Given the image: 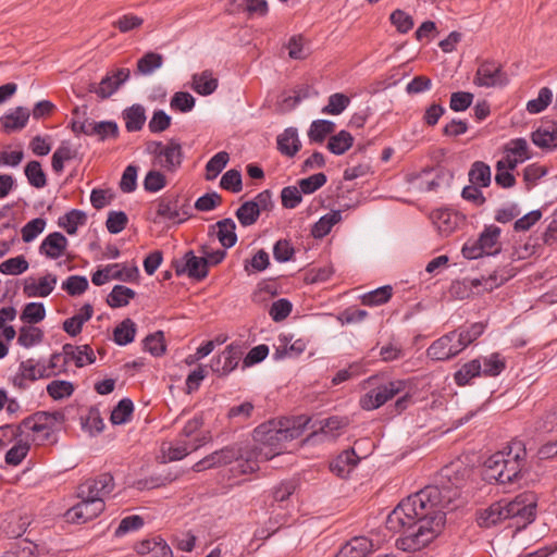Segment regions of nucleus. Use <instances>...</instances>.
I'll list each match as a JSON object with an SVG mask.
<instances>
[{
  "instance_id": "7",
  "label": "nucleus",
  "mask_w": 557,
  "mask_h": 557,
  "mask_svg": "<svg viewBox=\"0 0 557 557\" xmlns=\"http://www.w3.org/2000/svg\"><path fill=\"white\" fill-rule=\"evenodd\" d=\"M115 486L113 475L109 472L101 473L95 478L87 479L77 487L78 498L102 499L110 496Z\"/></svg>"
},
{
  "instance_id": "1",
  "label": "nucleus",
  "mask_w": 557,
  "mask_h": 557,
  "mask_svg": "<svg viewBox=\"0 0 557 557\" xmlns=\"http://www.w3.org/2000/svg\"><path fill=\"white\" fill-rule=\"evenodd\" d=\"M459 496L457 487L429 485L403 499L387 516L386 528L404 535L396 541L398 548L417 552L426 546L445 523L444 509Z\"/></svg>"
},
{
  "instance_id": "53",
  "label": "nucleus",
  "mask_w": 557,
  "mask_h": 557,
  "mask_svg": "<svg viewBox=\"0 0 557 557\" xmlns=\"http://www.w3.org/2000/svg\"><path fill=\"white\" fill-rule=\"evenodd\" d=\"M46 317V308L42 302H28L25 305L20 319L24 323L36 324Z\"/></svg>"
},
{
  "instance_id": "23",
  "label": "nucleus",
  "mask_w": 557,
  "mask_h": 557,
  "mask_svg": "<svg viewBox=\"0 0 557 557\" xmlns=\"http://www.w3.org/2000/svg\"><path fill=\"white\" fill-rule=\"evenodd\" d=\"M69 240L60 232L50 233L40 244L39 253L49 259L60 258L66 250Z\"/></svg>"
},
{
  "instance_id": "19",
  "label": "nucleus",
  "mask_w": 557,
  "mask_h": 557,
  "mask_svg": "<svg viewBox=\"0 0 557 557\" xmlns=\"http://www.w3.org/2000/svg\"><path fill=\"white\" fill-rule=\"evenodd\" d=\"M138 555L147 557H173V552L164 539L159 535L143 540L135 545Z\"/></svg>"
},
{
  "instance_id": "43",
  "label": "nucleus",
  "mask_w": 557,
  "mask_h": 557,
  "mask_svg": "<svg viewBox=\"0 0 557 557\" xmlns=\"http://www.w3.org/2000/svg\"><path fill=\"white\" fill-rule=\"evenodd\" d=\"M500 236V228L496 225H490L484 228V231L480 234L479 245L484 249L486 256L496 255L499 249H494L497 245Z\"/></svg>"
},
{
  "instance_id": "32",
  "label": "nucleus",
  "mask_w": 557,
  "mask_h": 557,
  "mask_svg": "<svg viewBox=\"0 0 557 557\" xmlns=\"http://www.w3.org/2000/svg\"><path fill=\"white\" fill-rule=\"evenodd\" d=\"M191 88L201 96H209L218 88V79L209 70L193 75Z\"/></svg>"
},
{
  "instance_id": "50",
  "label": "nucleus",
  "mask_w": 557,
  "mask_h": 557,
  "mask_svg": "<svg viewBox=\"0 0 557 557\" xmlns=\"http://www.w3.org/2000/svg\"><path fill=\"white\" fill-rule=\"evenodd\" d=\"M270 265L269 253L259 249L250 259L244 261V270L248 275L264 271Z\"/></svg>"
},
{
  "instance_id": "35",
  "label": "nucleus",
  "mask_w": 557,
  "mask_h": 557,
  "mask_svg": "<svg viewBox=\"0 0 557 557\" xmlns=\"http://www.w3.org/2000/svg\"><path fill=\"white\" fill-rule=\"evenodd\" d=\"M136 323L129 319H124L113 330V341L119 346H126L131 344L136 336Z\"/></svg>"
},
{
  "instance_id": "54",
  "label": "nucleus",
  "mask_w": 557,
  "mask_h": 557,
  "mask_svg": "<svg viewBox=\"0 0 557 557\" xmlns=\"http://www.w3.org/2000/svg\"><path fill=\"white\" fill-rule=\"evenodd\" d=\"M42 338L44 332L39 327L33 325L22 326L20 329L17 343L25 348H29L41 343Z\"/></svg>"
},
{
  "instance_id": "63",
  "label": "nucleus",
  "mask_w": 557,
  "mask_h": 557,
  "mask_svg": "<svg viewBox=\"0 0 557 557\" xmlns=\"http://www.w3.org/2000/svg\"><path fill=\"white\" fill-rule=\"evenodd\" d=\"M221 188L237 194L243 189L242 173L236 169L226 171L220 181Z\"/></svg>"
},
{
  "instance_id": "8",
  "label": "nucleus",
  "mask_w": 557,
  "mask_h": 557,
  "mask_svg": "<svg viewBox=\"0 0 557 557\" xmlns=\"http://www.w3.org/2000/svg\"><path fill=\"white\" fill-rule=\"evenodd\" d=\"M406 387L405 381L397 380L382 384L376 388L369 391L360 399V406L364 410H374L383 406L394 396L403 392Z\"/></svg>"
},
{
  "instance_id": "12",
  "label": "nucleus",
  "mask_w": 557,
  "mask_h": 557,
  "mask_svg": "<svg viewBox=\"0 0 557 557\" xmlns=\"http://www.w3.org/2000/svg\"><path fill=\"white\" fill-rule=\"evenodd\" d=\"M240 456V445L234 444L225 446L220 450H215L212 454L206 456L201 460L197 461L193 466V470L201 472L208 469L226 466L235 461Z\"/></svg>"
},
{
  "instance_id": "44",
  "label": "nucleus",
  "mask_w": 557,
  "mask_h": 557,
  "mask_svg": "<svg viewBox=\"0 0 557 557\" xmlns=\"http://www.w3.org/2000/svg\"><path fill=\"white\" fill-rule=\"evenodd\" d=\"M468 176L471 184L487 187L491 184V168L483 161H475L472 163Z\"/></svg>"
},
{
  "instance_id": "10",
  "label": "nucleus",
  "mask_w": 557,
  "mask_h": 557,
  "mask_svg": "<svg viewBox=\"0 0 557 557\" xmlns=\"http://www.w3.org/2000/svg\"><path fill=\"white\" fill-rule=\"evenodd\" d=\"M202 426V416L196 414L185 423L184 428L178 434V437L184 442L187 441L189 447L197 450L212 441L210 431H203Z\"/></svg>"
},
{
  "instance_id": "24",
  "label": "nucleus",
  "mask_w": 557,
  "mask_h": 557,
  "mask_svg": "<svg viewBox=\"0 0 557 557\" xmlns=\"http://www.w3.org/2000/svg\"><path fill=\"white\" fill-rule=\"evenodd\" d=\"M84 135L97 136L99 140L104 141L110 138H117L119 126L114 121L96 122L90 120L87 125H83Z\"/></svg>"
},
{
  "instance_id": "3",
  "label": "nucleus",
  "mask_w": 557,
  "mask_h": 557,
  "mask_svg": "<svg viewBox=\"0 0 557 557\" xmlns=\"http://www.w3.org/2000/svg\"><path fill=\"white\" fill-rule=\"evenodd\" d=\"M525 448L521 442H513L508 450L497 451L484 462V479L506 485L518 482L525 461Z\"/></svg>"
},
{
  "instance_id": "16",
  "label": "nucleus",
  "mask_w": 557,
  "mask_h": 557,
  "mask_svg": "<svg viewBox=\"0 0 557 557\" xmlns=\"http://www.w3.org/2000/svg\"><path fill=\"white\" fill-rule=\"evenodd\" d=\"M184 153L181 143L171 138L164 144L162 151L159 152V159L153 161V165L163 169L165 172H176L183 163Z\"/></svg>"
},
{
  "instance_id": "33",
  "label": "nucleus",
  "mask_w": 557,
  "mask_h": 557,
  "mask_svg": "<svg viewBox=\"0 0 557 557\" xmlns=\"http://www.w3.org/2000/svg\"><path fill=\"white\" fill-rule=\"evenodd\" d=\"M450 342L451 336H449V333L434 341L426 350L428 357L437 361H445L454 358Z\"/></svg>"
},
{
  "instance_id": "62",
  "label": "nucleus",
  "mask_w": 557,
  "mask_h": 557,
  "mask_svg": "<svg viewBox=\"0 0 557 557\" xmlns=\"http://www.w3.org/2000/svg\"><path fill=\"white\" fill-rule=\"evenodd\" d=\"M88 280L83 275H71L63 283L62 288L70 296H79L88 289Z\"/></svg>"
},
{
  "instance_id": "46",
  "label": "nucleus",
  "mask_w": 557,
  "mask_h": 557,
  "mask_svg": "<svg viewBox=\"0 0 557 557\" xmlns=\"http://www.w3.org/2000/svg\"><path fill=\"white\" fill-rule=\"evenodd\" d=\"M504 153H508L509 156L517 158L518 161H521L522 163L532 157L529 144L524 138L510 139L504 146Z\"/></svg>"
},
{
  "instance_id": "31",
  "label": "nucleus",
  "mask_w": 557,
  "mask_h": 557,
  "mask_svg": "<svg viewBox=\"0 0 557 557\" xmlns=\"http://www.w3.org/2000/svg\"><path fill=\"white\" fill-rule=\"evenodd\" d=\"M210 227L218 228L216 237L224 248H231L236 244V224L231 218L220 220Z\"/></svg>"
},
{
  "instance_id": "22",
  "label": "nucleus",
  "mask_w": 557,
  "mask_h": 557,
  "mask_svg": "<svg viewBox=\"0 0 557 557\" xmlns=\"http://www.w3.org/2000/svg\"><path fill=\"white\" fill-rule=\"evenodd\" d=\"M430 218L442 236H449L461 222V216L449 209L434 210Z\"/></svg>"
},
{
  "instance_id": "41",
  "label": "nucleus",
  "mask_w": 557,
  "mask_h": 557,
  "mask_svg": "<svg viewBox=\"0 0 557 557\" xmlns=\"http://www.w3.org/2000/svg\"><path fill=\"white\" fill-rule=\"evenodd\" d=\"M513 276L511 271H507L505 269L496 270L487 277H482L481 280L476 278L472 281V285L474 287L476 286H483L485 290H493L494 288L499 287L504 283H506L508 280H510Z\"/></svg>"
},
{
  "instance_id": "52",
  "label": "nucleus",
  "mask_w": 557,
  "mask_h": 557,
  "mask_svg": "<svg viewBox=\"0 0 557 557\" xmlns=\"http://www.w3.org/2000/svg\"><path fill=\"white\" fill-rule=\"evenodd\" d=\"M143 344L144 350L150 352L153 357H161L166 350L164 333L162 331H157L152 334H149L145 337Z\"/></svg>"
},
{
  "instance_id": "5",
  "label": "nucleus",
  "mask_w": 557,
  "mask_h": 557,
  "mask_svg": "<svg viewBox=\"0 0 557 557\" xmlns=\"http://www.w3.org/2000/svg\"><path fill=\"white\" fill-rule=\"evenodd\" d=\"M537 496L533 492H523L510 502H504L508 519H518L523 525L531 523L536 516Z\"/></svg>"
},
{
  "instance_id": "29",
  "label": "nucleus",
  "mask_w": 557,
  "mask_h": 557,
  "mask_svg": "<svg viewBox=\"0 0 557 557\" xmlns=\"http://www.w3.org/2000/svg\"><path fill=\"white\" fill-rule=\"evenodd\" d=\"M301 148L298 132L294 127L286 128L277 136V149L286 157H294Z\"/></svg>"
},
{
  "instance_id": "42",
  "label": "nucleus",
  "mask_w": 557,
  "mask_h": 557,
  "mask_svg": "<svg viewBox=\"0 0 557 557\" xmlns=\"http://www.w3.org/2000/svg\"><path fill=\"white\" fill-rule=\"evenodd\" d=\"M342 220V212L339 210L331 211L324 214L314 223L312 227V235L315 238H322L326 236L332 227Z\"/></svg>"
},
{
  "instance_id": "47",
  "label": "nucleus",
  "mask_w": 557,
  "mask_h": 557,
  "mask_svg": "<svg viewBox=\"0 0 557 557\" xmlns=\"http://www.w3.org/2000/svg\"><path fill=\"white\" fill-rule=\"evenodd\" d=\"M354 144V137L347 131H341L336 135L330 137L327 143V149L336 154H344Z\"/></svg>"
},
{
  "instance_id": "17",
  "label": "nucleus",
  "mask_w": 557,
  "mask_h": 557,
  "mask_svg": "<svg viewBox=\"0 0 557 557\" xmlns=\"http://www.w3.org/2000/svg\"><path fill=\"white\" fill-rule=\"evenodd\" d=\"M137 273L138 269L136 267L133 269H127L125 267L121 268L119 263H114L107 265L104 269L97 270L91 275V282L96 286H101L110 280L131 282L135 278Z\"/></svg>"
},
{
  "instance_id": "55",
  "label": "nucleus",
  "mask_w": 557,
  "mask_h": 557,
  "mask_svg": "<svg viewBox=\"0 0 557 557\" xmlns=\"http://www.w3.org/2000/svg\"><path fill=\"white\" fill-rule=\"evenodd\" d=\"M28 261L21 255L0 263V273L5 275H20L28 270Z\"/></svg>"
},
{
  "instance_id": "18",
  "label": "nucleus",
  "mask_w": 557,
  "mask_h": 557,
  "mask_svg": "<svg viewBox=\"0 0 557 557\" xmlns=\"http://www.w3.org/2000/svg\"><path fill=\"white\" fill-rule=\"evenodd\" d=\"M264 458V447L255 446H240V456L236 458L239 472L243 474L252 473L259 469L260 461H268Z\"/></svg>"
},
{
  "instance_id": "11",
  "label": "nucleus",
  "mask_w": 557,
  "mask_h": 557,
  "mask_svg": "<svg viewBox=\"0 0 557 557\" xmlns=\"http://www.w3.org/2000/svg\"><path fill=\"white\" fill-rule=\"evenodd\" d=\"M173 267L178 276L187 274L190 278L201 281L208 275L207 260L203 256L197 257L193 250L185 252L181 260H174Z\"/></svg>"
},
{
  "instance_id": "4",
  "label": "nucleus",
  "mask_w": 557,
  "mask_h": 557,
  "mask_svg": "<svg viewBox=\"0 0 557 557\" xmlns=\"http://www.w3.org/2000/svg\"><path fill=\"white\" fill-rule=\"evenodd\" d=\"M190 216V206L187 199L178 195H166L157 201L154 223L171 222L181 224Z\"/></svg>"
},
{
  "instance_id": "27",
  "label": "nucleus",
  "mask_w": 557,
  "mask_h": 557,
  "mask_svg": "<svg viewBox=\"0 0 557 557\" xmlns=\"http://www.w3.org/2000/svg\"><path fill=\"white\" fill-rule=\"evenodd\" d=\"M532 143L542 149L557 148V125L544 124L531 134Z\"/></svg>"
},
{
  "instance_id": "49",
  "label": "nucleus",
  "mask_w": 557,
  "mask_h": 557,
  "mask_svg": "<svg viewBox=\"0 0 557 557\" xmlns=\"http://www.w3.org/2000/svg\"><path fill=\"white\" fill-rule=\"evenodd\" d=\"M230 161V154L226 151L215 153L206 164L207 181H213L224 170Z\"/></svg>"
},
{
  "instance_id": "9",
  "label": "nucleus",
  "mask_w": 557,
  "mask_h": 557,
  "mask_svg": "<svg viewBox=\"0 0 557 557\" xmlns=\"http://www.w3.org/2000/svg\"><path fill=\"white\" fill-rule=\"evenodd\" d=\"M473 83L480 87H498L508 84V76L499 63L494 61L482 62L475 73Z\"/></svg>"
},
{
  "instance_id": "20",
  "label": "nucleus",
  "mask_w": 557,
  "mask_h": 557,
  "mask_svg": "<svg viewBox=\"0 0 557 557\" xmlns=\"http://www.w3.org/2000/svg\"><path fill=\"white\" fill-rule=\"evenodd\" d=\"M57 281V276L51 273L40 277L38 282L28 277L24 282L23 293L28 298L48 297L53 292Z\"/></svg>"
},
{
  "instance_id": "40",
  "label": "nucleus",
  "mask_w": 557,
  "mask_h": 557,
  "mask_svg": "<svg viewBox=\"0 0 557 557\" xmlns=\"http://www.w3.org/2000/svg\"><path fill=\"white\" fill-rule=\"evenodd\" d=\"M135 296L134 289L124 285H115L107 297V304L111 308L125 307Z\"/></svg>"
},
{
  "instance_id": "39",
  "label": "nucleus",
  "mask_w": 557,
  "mask_h": 557,
  "mask_svg": "<svg viewBox=\"0 0 557 557\" xmlns=\"http://www.w3.org/2000/svg\"><path fill=\"white\" fill-rule=\"evenodd\" d=\"M334 131V122L329 120H315L309 127L308 138L311 143L322 144Z\"/></svg>"
},
{
  "instance_id": "58",
  "label": "nucleus",
  "mask_w": 557,
  "mask_h": 557,
  "mask_svg": "<svg viewBox=\"0 0 557 557\" xmlns=\"http://www.w3.org/2000/svg\"><path fill=\"white\" fill-rule=\"evenodd\" d=\"M47 394L54 400L72 396L74 393L73 383L64 380H54L47 385Z\"/></svg>"
},
{
  "instance_id": "26",
  "label": "nucleus",
  "mask_w": 557,
  "mask_h": 557,
  "mask_svg": "<svg viewBox=\"0 0 557 557\" xmlns=\"http://www.w3.org/2000/svg\"><path fill=\"white\" fill-rule=\"evenodd\" d=\"M29 110L24 107H17L4 114L1 119V126L5 133H12L24 128L29 119Z\"/></svg>"
},
{
  "instance_id": "61",
  "label": "nucleus",
  "mask_w": 557,
  "mask_h": 557,
  "mask_svg": "<svg viewBox=\"0 0 557 557\" xmlns=\"http://www.w3.org/2000/svg\"><path fill=\"white\" fill-rule=\"evenodd\" d=\"M350 98L342 92L333 94L329 97V102L322 109V113L338 115L345 111V109L349 106Z\"/></svg>"
},
{
  "instance_id": "57",
  "label": "nucleus",
  "mask_w": 557,
  "mask_h": 557,
  "mask_svg": "<svg viewBox=\"0 0 557 557\" xmlns=\"http://www.w3.org/2000/svg\"><path fill=\"white\" fill-rule=\"evenodd\" d=\"M163 57L156 52H147L137 61V72L141 75H150L162 66Z\"/></svg>"
},
{
  "instance_id": "25",
  "label": "nucleus",
  "mask_w": 557,
  "mask_h": 557,
  "mask_svg": "<svg viewBox=\"0 0 557 557\" xmlns=\"http://www.w3.org/2000/svg\"><path fill=\"white\" fill-rule=\"evenodd\" d=\"M372 548L371 540L366 536H357L348 541L335 557H367Z\"/></svg>"
},
{
  "instance_id": "14",
  "label": "nucleus",
  "mask_w": 557,
  "mask_h": 557,
  "mask_svg": "<svg viewBox=\"0 0 557 557\" xmlns=\"http://www.w3.org/2000/svg\"><path fill=\"white\" fill-rule=\"evenodd\" d=\"M243 349L239 344L232 343L211 360L210 368L219 376H226L234 371L240 360Z\"/></svg>"
},
{
  "instance_id": "2",
  "label": "nucleus",
  "mask_w": 557,
  "mask_h": 557,
  "mask_svg": "<svg viewBox=\"0 0 557 557\" xmlns=\"http://www.w3.org/2000/svg\"><path fill=\"white\" fill-rule=\"evenodd\" d=\"M310 418L299 416L285 419L278 423H263L253 431V438L259 447H264V458L272 459L283 450V443L298 438L304 433Z\"/></svg>"
},
{
  "instance_id": "13",
  "label": "nucleus",
  "mask_w": 557,
  "mask_h": 557,
  "mask_svg": "<svg viewBox=\"0 0 557 557\" xmlns=\"http://www.w3.org/2000/svg\"><path fill=\"white\" fill-rule=\"evenodd\" d=\"M131 72L128 69H117L111 74H107L100 83H91L88 91L96 94L100 99L111 97L126 81H128Z\"/></svg>"
},
{
  "instance_id": "51",
  "label": "nucleus",
  "mask_w": 557,
  "mask_h": 557,
  "mask_svg": "<svg viewBox=\"0 0 557 557\" xmlns=\"http://www.w3.org/2000/svg\"><path fill=\"white\" fill-rule=\"evenodd\" d=\"M76 156L75 150L71 148L69 143L63 141L52 154L51 166L55 173H61L64 170V162L74 159Z\"/></svg>"
},
{
  "instance_id": "30",
  "label": "nucleus",
  "mask_w": 557,
  "mask_h": 557,
  "mask_svg": "<svg viewBox=\"0 0 557 557\" xmlns=\"http://www.w3.org/2000/svg\"><path fill=\"white\" fill-rule=\"evenodd\" d=\"M122 116L125 121L126 131L131 133L139 132L144 127L146 122L145 108L139 103L126 108L122 112Z\"/></svg>"
},
{
  "instance_id": "56",
  "label": "nucleus",
  "mask_w": 557,
  "mask_h": 557,
  "mask_svg": "<svg viewBox=\"0 0 557 557\" xmlns=\"http://www.w3.org/2000/svg\"><path fill=\"white\" fill-rule=\"evenodd\" d=\"M480 360L482 362V374L485 376L499 375L506 368L505 360L499 354H492Z\"/></svg>"
},
{
  "instance_id": "21",
  "label": "nucleus",
  "mask_w": 557,
  "mask_h": 557,
  "mask_svg": "<svg viewBox=\"0 0 557 557\" xmlns=\"http://www.w3.org/2000/svg\"><path fill=\"white\" fill-rule=\"evenodd\" d=\"M62 349L64 355L63 364L73 361L77 368H83L96 361L94 349L87 344L79 346L64 344Z\"/></svg>"
},
{
  "instance_id": "60",
  "label": "nucleus",
  "mask_w": 557,
  "mask_h": 557,
  "mask_svg": "<svg viewBox=\"0 0 557 557\" xmlns=\"http://www.w3.org/2000/svg\"><path fill=\"white\" fill-rule=\"evenodd\" d=\"M392 287L385 285L364 294L361 301L364 306H380L387 302L392 297Z\"/></svg>"
},
{
  "instance_id": "34",
  "label": "nucleus",
  "mask_w": 557,
  "mask_h": 557,
  "mask_svg": "<svg viewBox=\"0 0 557 557\" xmlns=\"http://www.w3.org/2000/svg\"><path fill=\"white\" fill-rule=\"evenodd\" d=\"M161 451L168 461H178L196 450L189 447L187 441L184 442L177 436L174 442L163 443L161 446Z\"/></svg>"
},
{
  "instance_id": "45",
  "label": "nucleus",
  "mask_w": 557,
  "mask_h": 557,
  "mask_svg": "<svg viewBox=\"0 0 557 557\" xmlns=\"http://www.w3.org/2000/svg\"><path fill=\"white\" fill-rule=\"evenodd\" d=\"M24 173L30 186L40 189L47 185V175L39 161H29L25 165Z\"/></svg>"
},
{
  "instance_id": "28",
  "label": "nucleus",
  "mask_w": 557,
  "mask_h": 557,
  "mask_svg": "<svg viewBox=\"0 0 557 557\" xmlns=\"http://www.w3.org/2000/svg\"><path fill=\"white\" fill-rule=\"evenodd\" d=\"M292 338L283 335L280 336V345L275 348L273 354V358L275 360H282L285 357H298L300 356L307 348L306 341L299 338L290 343Z\"/></svg>"
},
{
  "instance_id": "64",
  "label": "nucleus",
  "mask_w": 557,
  "mask_h": 557,
  "mask_svg": "<svg viewBox=\"0 0 557 557\" xmlns=\"http://www.w3.org/2000/svg\"><path fill=\"white\" fill-rule=\"evenodd\" d=\"M195 103L196 100L189 92L177 91L171 98L170 107L172 110L187 113L194 109Z\"/></svg>"
},
{
  "instance_id": "36",
  "label": "nucleus",
  "mask_w": 557,
  "mask_h": 557,
  "mask_svg": "<svg viewBox=\"0 0 557 557\" xmlns=\"http://www.w3.org/2000/svg\"><path fill=\"white\" fill-rule=\"evenodd\" d=\"M507 519L504 500H500L492 504L487 509L481 512L479 517V524L484 528H490Z\"/></svg>"
},
{
  "instance_id": "48",
  "label": "nucleus",
  "mask_w": 557,
  "mask_h": 557,
  "mask_svg": "<svg viewBox=\"0 0 557 557\" xmlns=\"http://www.w3.org/2000/svg\"><path fill=\"white\" fill-rule=\"evenodd\" d=\"M133 411V401L129 398H123L112 410L110 421L114 425L125 424L131 420Z\"/></svg>"
},
{
  "instance_id": "6",
  "label": "nucleus",
  "mask_w": 557,
  "mask_h": 557,
  "mask_svg": "<svg viewBox=\"0 0 557 557\" xmlns=\"http://www.w3.org/2000/svg\"><path fill=\"white\" fill-rule=\"evenodd\" d=\"M64 420V414L62 412H37L34 416L25 418L21 424L18 425L20 432H24V430H28L35 434L37 437L35 438L45 442L48 441L51 433L53 432L52 424L54 422H62Z\"/></svg>"
},
{
  "instance_id": "59",
  "label": "nucleus",
  "mask_w": 557,
  "mask_h": 557,
  "mask_svg": "<svg viewBox=\"0 0 557 557\" xmlns=\"http://www.w3.org/2000/svg\"><path fill=\"white\" fill-rule=\"evenodd\" d=\"M235 214H236V218L238 219L239 223L243 226H250V225L255 224L260 216L257 205L250 200L244 202L236 210Z\"/></svg>"
},
{
  "instance_id": "15",
  "label": "nucleus",
  "mask_w": 557,
  "mask_h": 557,
  "mask_svg": "<svg viewBox=\"0 0 557 557\" xmlns=\"http://www.w3.org/2000/svg\"><path fill=\"white\" fill-rule=\"evenodd\" d=\"M81 502L70 508L65 517L67 521L74 523H86L97 518L104 510V502L102 499L79 498Z\"/></svg>"
},
{
  "instance_id": "37",
  "label": "nucleus",
  "mask_w": 557,
  "mask_h": 557,
  "mask_svg": "<svg viewBox=\"0 0 557 557\" xmlns=\"http://www.w3.org/2000/svg\"><path fill=\"white\" fill-rule=\"evenodd\" d=\"M482 375V362L480 359H473L465 363L454 374L455 383L459 386L467 385L473 377Z\"/></svg>"
},
{
  "instance_id": "38",
  "label": "nucleus",
  "mask_w": 557,
  "mask_h": 557,
  "mask_svg": "<svg viewBox=\"0 0 557 557\" xmlns=\"http://www.w3.org/2000/svg\"><path fill=\"white\" fill-rule=\"evenodd\" d=\"M86 221L87 215L84 211L72 209L63 216L59 218L58 224L60 227L64 228L67 234L75 235L77 233L78 226L84 225Z\"/></svg>"
}]
</instances>
